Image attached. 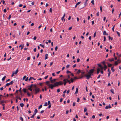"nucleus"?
Wrapping results in <instances>:
<instances>
[{
    "mask_svg": "<svg viewBox=\"0 0 121 121\" xmlns=\"http://www.w3.org/2000/svg\"><path fill=\"white\" fill-rule=\"evenodd\" d=\"M34 88L33 89V91L34 93L36 94L39 92L40 91V89L39 88H38L35 84H34Z\"/></svg>",
    "mask_w": 121,
    "mask_h": 121,
    "instance_id": "1",
    "label": "nucleus"
},
{
    "mask_svg": "<svg viewBox=\"0 0 121 121\" xmlns=\"http://www.w3.org/2000/svg\"><path fill=\"white\" fill-rule=\"evenodd\" d=\"M54 83L56 86H58L59 85H61L63 84V83L62 81L56 82Z\"/></svg>",
    "mask_w": 121,
    "mask_h": 121,
    "instance_id": "2",
    "label": "nucleus"
},
{
    "mask_svg": "<svg viewBox=\"0 0 121 121\" xmlns=\"http://www.w3.org/2000/svg\"><path fill=\"white\" fill-rule=\"evenodd\" d=\"M93 75L92 73H90L88 72V74L85 75V76L86 77L87 79H89L91 77V76Z\"/></svg>",
    "mask_w": 121,
    "mask_h": 121,
    "instance_id": "3",
    "label": "nucleus"
},
{
    "mask_svg": "<svg viewBox=\"0 0 121 121\" xmlns=\"http://www.w3.org/2000/svg\"><path fill=\"white\" fill-rule=\"evenodd\" d=\"M48 86H49V88L52 89L53 87H56L55 85L54 84H48Z\"/></svg>",
    "mask_w": 121,
    "mask_h": 121,
    "instance_id": "4",
    "label": "nucleus"
},
{
    "mask_svg": "<svg viewBox=\"0 0 121 121\" xmlns=\"http://www.w3.org/2000/svg\"><path fill=\"white\" fill-rule=\"evenodd\" d=\"M38 112L37 110L36 109H35L34 111V113L32 116H31V117L32 118H33L34 117V116L36 114V113Z\"/></svg>",
    "mask_w": 121,
    "mask_h": 121,
    "instance_id": "5",
    "label": "nucleus"
},
{
    "mask_svg": "<svg viewBox=\"0 0 121 121\" xmlns=\"http://www.w3.org/2000/svg\"><path fill=\"white\" fill-rule=\"evenodd\" d=\"M63 81L64 82V86H65L67 82V81L66 80V79H65L63 80Z\"/></svg>",
    "mask_w": 121,
    "mask_h": 121,
    "instance_id": "6",
    "label": "nucleus"
},
{
    "mask_svg": "<svg viewBox=\"0 0 121 121\" xmlns=\"http://www.w3.org/2000/svg\"><path fill=\"white\" fill-rule=\"evenodd\" d=\"M94 69H92L90 70L89 72H88L90 73H93L94 72Z\"/></svg>",
    "mask_w": 121,
    "mask_h": 121,
    "instance_id": "7",
    "label": "nucleus"
},
{
    "mask_svg": "<svg viewBox=\"0 0 121 121\" xmlns=\"http://www.w3.org/2000/svg\"><path fill=\"white\" fill-rule=\"evenodd\" d=\"M18 71V69H17L15 71H14L13 72V74H17Z\"/></svg>",
    "mask_w": 121,
    "mask_h": 121,
    "instance_id": "8",
    "label": "nucleus"
},
{
    "mask_svg": "<svg viewBox=\"0 0 121 121\" xmlns=\"http://www.w3.org/2000/svg\"><path fill=\"white\" fill-rule=\"evenodd\" d=\"M81 2H79L77 3V4H76L75 5V7L76 8L77 6L79 4H80V3Z\"/></svg>",
    "mask_w": 121,
    "mask_h": 121,
    "instance_id": "9",
    "label": "nucleus"
},
{
    "mask_svg": "<svg viewBox=\"0 0 121 121\" xmlns=\"http://www.w3.org/2000/svg\"><path fill=\"white\" fill-rule=\"evenodd\" d=\"M48 58V54H46L45 55V59L46 60Z\"/></svg>",
    "mask_w": 121,
    "mask_h": 121,
    "instance_id": "10",
    "label": "nucleus"
},
{
    "mask_svg": "<svg viewBox=\"0 0 121 121\" xmlns=\"http://www.w3.org/2000/svg\"><path fill=\"white\" fill-rule=\"evenodd\" d=\"M108 60L109 61L112 62L114 61V59L113 58L109 59Z\"/></svg>",
    "mask_w": 121,
    "mask_h": 121,
    "instance_id": "11",
    "label": "nucleus"
},
{
    "mask_svg": "<svg viewBox=\"0 0 121 121\" xmlns=\"http://www.w3.org/2000/svg\"><path fill=\"white\" fill-rule=\"evenodd\" d=\"M78 88H76V91L75 93V94H77L78 93Z\"/></svg>",
    "mask_w": 121,
    "mask_h": 121,
    "instance_id": "12",
    "label": "nucleus"
},
{
    "mask_svg": "<svg viewBox=\"0 0 121 121\" xmlns=\"http://www.w3.org/2000/svg\"><path fill=\"white\" fill-rule=\"evenodd\" d=\"M32 79L33 80H35V79L33 77H30V78L29 79V81H30L31 79Z\"/></svg>",
    "mask_w": 121,
    "mask_h": 121,
    "instance_id": "13",
    "label": "nucleus"
},
{
    "mask_svg": "<svg viewBox=\"0 0 121 121\" xmlns=\"http://www.w3.org/2000/svg\"><path fill=\"white\" fill-rule=\"evenodd\" d=\"M108 39H109L110 40H112L113 39V38L112 37H111L110 36V35L108 36Z\"/></svg>",
    "mask_w": 121,
    "mask_h": 121,
    "instance_id": "14",
    "label": "nucleus"
},
{
    "mask_svg": "<svg viewBox=\"0 0 121 121\" xmlns=\"http://www.w3.org/2000/svg\"><path fill=\"white\" fill-rule=\"evenodd\" d=\"M100 70L99 68H98L97 69V73L98 74L99 73Z\"/></svg>",
    "mask_w": 121,
    "mask_h": 121,
    "instance_id": "15",
    "label": "nucleus"
},
{
    "mask_svg": "<svg viewBox=\"0 0 121 121\" xmlns=\"http://www.w3.org/2000/svg\"><path fill=\"white\" fill-rule=\"evenodd\" d=\"M118 63L117 61H115V62L114 65H118Z\"/></svg>",
    "mask_w": 121,
    "mask_h": 121,
    "instance_id": "16",
    "label": "nucleus"
},
{
    "mask_svg": "<svg viewBox=\"0 0 121 121\" xmlns=\"http://www.w3.org/2000/svg\"><path fill=\"white\" fill-rule=\"evenodd\" d=\"M104 70H105L106 69H107V66L105 65H104Z\"/></svg>",
    "mask_w": 121,
    "mask_h": 121,
    "instance_id": "17",
    "label": "nucleus"
},
{
    "mask_svg": "<svg viewBox=\"0 0 121 121\" xmlns=\"http://www.w3.org/2000/svg\"><path fill=\"white\" fill-rule=\"evenodd\" d=\"M66 80H67V82H68L69 83V84H70L71 83V82L70 81V80H69L67 78H66Z\"/></svg>",
    "mask_w": 121,
    "mask_h": 121,
    "instance_id": "18",
    "label": "nucleus"
},
{
    "mask_svg": "<svg viewBox=\"0 0 121 121\" xmlns=\"http://www.w3.org/2000/svg\"><path fill=\"white\" fill-rule=\"evenodd\" d=\"M103 34L104 35H108V34H107L106 32V31H104L103 32Z\"/></svg>",
    "mask_w": 121,
    "mask_h": 121,
    "instance_id": "19",
    "label": "nucleus"
},
{
    "mask_svg": "<svg viewBox=\"0 0 121 121\" xmlns=\"http://www.w3.org/2000/svg\"><path fill=\"white\" fill-rule=\"evenodd\" d=\"M28 89L30 90V91H32L33 90L31 89V88L30 87H28Z\"/></svg>",
    "mask_w": 121,
    "mask_h": 121,
    "instance_id": "20",
    "label": "nucleus"
},
{
    "mask_svg": "<svg viewBox=\"0 0 121 121\" xmlns=\"http://www.w3.org/2000/svg\"><path fill=\"white\" fill-rule=\"evenodd\" d=\"M111 70L113 72L115 70L114 69H113V67H112Z\"/></svg>",
    "mask_w": 121,
    "mask_h": 121,
    "instance_id": "21",
    "label": "nucleus"
},
{
    "mask_svg": "<svg viewBox=\"0 0 121 121\" xmlns=\"http://www.w3.org/2000/svg\"><path fill=\"white\" fill-rule=\"evenodd\" d=\"M4 100H1L0 101V103L1 104H2L4 102Z\"/></svg>",
    "mask_w": 121,
    "mask_h": 121,
    "instance_id": "22",
    "label": "nucleus"
},
{
    "mask_svg": "<svg viewBox=\"0 0 121 121\" xmlns=\"http://www.w3.org/2000/svg\"><path fill=\"white\" fill-rule=\"evenodd\" d=\"M81 71L80 70H78L77 72V73L78 74H79V73H81Z\"/></svg>",
    "mask_w": 121,
    "mask_h": 121,
    "instance_id": "23",
    "label": "nucleus"
},
{
    "mask_svg": "<svg viewBox=\"0 0 121 121\" xmlns=\"http://www.w3.org/2000/svg\"><path fill=\"white\" fill-rule=\"evenodd\" d=\"M65 14L64 13V15H63V17H62L61 19L62 20H63V19H64V17H65Z\"/></svg>",
    "mask_w": 121,
    "mask_h": 121,
    "instance_id": "24",
    "label": "nucleus"
},
{
    "mask_svg": "<svg viewBox=\"0 0 121 121\" xmlns=\"http://www.w3.org/2000/svg\"><path fill=\"white\" fill-rule=\"evenodd\" d=\"M20 106L21 107H23L24 106V104L22 103L20 104Z\"/></svg>",
    "mask_w": 121,
    "mask_h": 121,
    "instance_id": "25",
    "label": "nucleus"
},
{
    "mask_svg": "<svg viewBox=\"0 0 121 121\" xmlns=\"http://www.w3.org/2000/svg\"><path fill=\"white\" fill-rule=\"evenodd\" d=\"M6 77V76H4V77H3L2 79V81H4L5 80Z\"/></svg>",
    "mask_w": 121,
    "mask_h": 121,
    "instance_id": "26",
    "label": "nucleus"
},
{
    "mask_svg": "<svg viewBox=\"0 0 121 121\" xmlns=\"http://www.w3.org/2000/svg\"><path fill=\"white\" fill-rule=\"evenodd\" d=\"M110 91L112 93H113V94H114V91L113 89L111 90Z\"/></svg>",
    "mask_w": 121,
    "mask_h": 121,
    "instance_id": "27",
    "label": "nucleus"
},
{
    "mask_svg": "<svg viewBox=\"0 0 121 121\" xmlns=\"http://www.w3.org/2000/svg\"><path fill=\"white\" fill-rule=\"evenodd\" d=\"M34 85H33V84H32L30 86H28V87L32 88L33 86H34Z\"/></svg>",
    "mask_w": 121,
    "mask_h": 121,
    "instance_id": "28",
    "label": "nucleus"
},
{
    "mask_svg": "<svg viewBox=\"0 0 121 121\" xmlns=\"http://www.w3.org/2000/svg\"><path fill=\"white\" fill-rule=\"evenodd\" d=\"M49 81H47L46 82V83L47 84V85L48 86V84H49Z\"/></svg>",
    "mask_w": 121,
    "mask_h": 121,
    "instance_id": "29",
    "label": "nucleus"
},
{
    "mask_svg": "<svg viewBox=\"0 0 121 121\" xmlns=\"http://www.w3.org/2000/svg\"><path fill=\"white\" fill-rule=\"evenodd\" d=\"M70 80L71 81V82L73 83V79L72 78H71L70 79Z\"/></svg>",
    "mask_w": 121,
    "mask_h": 121,
    "instance_id": "30",
    "label": "nucleus"
},
{
    "mask_svg": "<svg viewBox=\"0 0 121 121\" xmlns=\"http://www.w3.org/2000/svg\"><path fill=\"white\" fill-rule=\"evenodd\" d=\"M20 119L22 121H23V118L21 117H20Z\"/></svg>",
    "mask_w": 121,
    "mask_h": 121,
    "instance_id": "31",
    "label": "nucleus"
},
{
    "mask_svg": "<svg viewBox=\"0 0 121 121\" xmlns=\"http://www.w3.org/2000/svg\"><path fill=\"white\" fill-rule=\"evenodd\" d=\"M66 73L67 74L71 73V72L69 70H67L66 72Z\"/></svg>",
    "mask_w": 121,
    "mask_h": 121,
    "instance_id": "32",
    "label": "nucleus"
},
{
    "mask_svg": "<svg viewBox=\"0 0 121 121\" xmlns=\"http://www.w3.org/2000/svg\"><path fill=\"white\" fill-rule=\"evenodd\" d=\"M96 35V32H95L94 33V35L93 37L94 38H95V36Z\"/></svg>",
    "mask_w": 121,
    "mask_h": 121,
    "instance_id": "33",
    "label": "nucleus"
},
{
    "mask_svg": "<svg viewBox=\"0 0 121 121\" xmlns=\"http://www.w3.org/2000/svg\"><path fill=\"white\" fill-rule=\"evenodd\" d=\"M48 105V104L47 102H45V104L44 105V106H46Z\"/></svg>",
    "mask_w": 121,
    "mask_h": 121,
    "instance_id": "34",
    "label": "nucleus"
},
{
    "mask_svg": "<svg viewBox=\"0 0 121 121\" xmlns=\"http://www.w3.org/2000/svg\"><path fill=\"white\" fill-rule=\"evenodd\" d=\"M112 66V64H108V66L109 67H110Z\"/></svg>",
    "mask_w": 121,
    "mask_h": 121,
    "instance_id": "35",
    "label": "nucleus"
},
{
    "mask_svg": "<svg viewBox=\"0 0 121 121\" xmlns=\"http://www.w3.org/2000/svg\"><path fill=\"white\" fill-rule=\"evenodd\" d=\"M39 45L42 47L43 48H44V45H43L42 44H40Z\"/></svg>",
    "mask_w": 121,
    "mask_h": 121,
    "instance_id": "36",
    "label": "nucleus"
},
{
    "mask_svg": "<svg viewBox=\"0 0 121 121\" xmlns=\"http://www.w3.org/2000/svg\"><path fill=\"white\" fill-rule=\"evenodd\" d=\"M11 15H9V17L8 18V19L9 20H10V19L11 18Z\"/></svg>",
    "mask_w": 121,
    "mask_h": 121,
    "instance_id": "37",
    "label": "nucleus"
},
{
    "mask_svg": "<svg viewBox=\"0 0 121 121\" xmlns=\"http://www.w3.org/2000/svg\"><path fill=\"white\" fill-rule=\"evenodd\" d=\"M50 81L52 83H55L54 81L53 80H50Z\"/></svg>",
    "mask_w": 121,
    "mask_h": 121,
    "instance_id": "38",
    "label": "nucleus"
},
{
    "mask_svg": "<svg viewBox=\"0 0 121 121\" xmlns=\"http://www.w3.org/2000/svg\"><path fill=\"white\" fill-rule=\"evenodd\" d=\"M13 83V81H11L9 83L10 84H12Z\"/></svg>",
    "mask_w": 121,
    "mask_h": 121,
    "instance_id": "39",
    "label": "nucleus"
},
{
    "mask_svg": "<svg viewBox=\"0 0 121 121\" xmlns=\"http://www.w3.org/2000/svg\"><path fill=\"white\" fill-rule=\"evenodd\" d=\"M23 91L25 93H26V90L25 88H23Z\"/></svg>",
    "mask_w": 121,
    "mask_h": 121,
    "instance_id": "40",
    "label": "nucleus"
},
{
    "mask_svg": "<svg viewBox=\"0 0 121 121\" xmlns=\"http://www.w3.org/2000/svg\"><path fill=\"white\" fill-rule=\"evenodd\" d=\"M117 61V62H118V63H120L121 62V61H120L119 59H118Z\"/></svg>",
    "mask_w": 121,
    "mask_h": 121,
    "instance_id": "41",
    "label": "nucleus"
},
{
    "mask_svg": "<svg viewBox=\"0 0 121 121\" xmlns=\"http://www.w3.org/2000/svg\"><path fill=\"white\" fill-rule=\"evenodd\" d=\"M117 34L118 36H120V34L117 31Z\"/></svg>",
    "mask_w": 121,
    "mask_h": 121,
    "instance_id": "42",
    "label": "nucleus"
},
{
    "mask_svg": "<svg viewBox=\"0 0 121 121\" xmlns=\"http://www.w3.org/2000/svg\"><path fill=\"white\" fill-rule=\"evenodd\" d=\"M42 105H40L38 107V109H39L42 108Z\"/></svg>",
    "mask_w": 121,
    "mask_h": 121,
    "instance_id": "43",
    "label": "nucleus"
},
{
    "mask_svg": "<svg viewBox=\"0 0 121 121\" xmlns=\"http://www.w3.org/2000/svg\"><path fill=\"white\" fill-rule=\"evenodd\" d=\"M27 95L28 96H30V94L28 92H27Z\"/></svg>",
    "mask_w": 121,
    "mask_h": 121,
    "instance_id": "44",
    "label": "nucleus"
},
{
    "mask_svg": "<svg viewBox=\"0 0 121 121\" xmlns=\"http://www.w3.org/2000/svg\"><path fill=\"white\" fill-rule=\"evenodd\" d=\"M87 111V109H86V108H84V112H86Z\"/></svg>",
    "mask_w": 121,
    "mask_h": 121,
    "instance_id": "45",
    "label": "nucleus"
},
{
    "mask_svg": "<svg viewBox=\"0 0 121 121\" xmlns=\"http://www.w3.org/2000/svg\"><path fill=\"white\" fill-rule=\"evenodd\" d=\"M100 9L101 11L102 12V8L101 6H100Z\"/></svg>",
    "mask_w": 121,
    "mask_h": 121,
    "instance_id": "46",
    "label": "nucleus"
},
{
    "mask_svg": "<svg viewBox=\"0 0 121 121\" xmlns=\"http://www.w3.org/2000/svg\"><path fill=\"white\" fill-rule=\"evenodd\" d=\"M75 105V103L73 102V106H74Z\"/></svg>",
    "mask_w": 121,
    "mask_h": 121,
    "instance_id": "47",
    "label": "nucleus"
},
{
    "mask_svg": "<svg viewBox=\"0 0 121 121\" xmlns=\"http://www.w3.org/2000/svg\"><path fill=\"white\" fill-rule=\"evenodd\" d=\"M55 114H54L53 115V116H50V117L51 118H53V117L54 116H55Z\"/></svg>",
    "mask_w": 121,
    "mask_h": 121,
    "instance_id": "48",
    "label": "nucleus"
},
{
    "mask_svg": "<svg viewBox=\"0 0 121 121\" xmlns=\"http://www.w3.org/2000/svg\"><path fill=\"white\" fill-rule=\"evenodd\" d=\"M57 49H58L57 46H56L55 48V50L56 51L57 50Z\"/></svg>",
    "mask_w": 121,
    "mask_h": 121,
    "instance_id": "49",
    "label": "nucleus"
},
{
    "mask_svg": "<svg viewBox=\"0 0 121 121\" xmlns=\"http://www.w3.org/2000/svg\"><path fill=\"white\" fill-rule=\"evenodd\" d=\"M26 76H24L23 78V80L24 79L26 78Z\"/></svg>",
    "mask_w": 121,
    "mask_h": 121,
    "instance_id": "50",
    "label": "nucleus"
},
{
    "mask_svg": "<svg viewBox=\"0 0 121 121\" xmlns=\"http://www.w3.org/2000/svg\"><path fill=\"white\" fill-rule=\"evenodd\" d=\"M91 3H92L93 4H94V0H92L91 2Z\"/></svg>",
    "mask_w": 121,
    "mask_h": 121,
    "instance_id": "51",
    "label": "nucleus"
},
{
    "mask_svg": "<svg viewBox=\"0 0 121 121\" xmlns=\"http://www.w3.org/2000/svg\"><path fill=\"white\" fill-rule=\"evenodd\" d=\"M110 74H111V72H109L108 73V77H109V76H110Z\"/></svg>",
    "mask_w": 121,
    "mask_h": 121,
    "instance_id": "52",
    "label": "nucleus"
},
{
    "mask_svg": "<svg viewBox=\"0 0 121 121\" xmlns=\"http://www.w3.org/2000/svg\"><path fill=\"white\" fill-rule=\"evenodd\" d=\"M9 85H10L9 83H7L6 84V86H8Z\"/></svg>",
    "mask_w": 121,
    "mask_h": 121,
    "instance_id": "53",
    "label": "nucleus"
},
{
    "mask_svg": "<svg viewBox=\"0 0 121 121\" xmlns=\"http://www.w3.org/2000/svg\"><path fill=\"white\" fill-rule=\"evenodd\" d=\"M80 60L79 58H78L77 60V62H78L80 61Z\"/></svg>",
    "mask_w": 121,
    "mask_h": 121,
    "instance_id": "54",
    "label": "nucleus"
},
{
    "mask_svg": "<svg viewBox=\"0 0 121 121\" xmlns=\"http://www.w3.org/2000/svg\"><path fill=\"white\" fill-rule=\"evenodd\" d=\"M49 11L51 13H52V9L51 8L50 9Z\"/></svg>",
    "mask_w": 121,
    "mask_h": 121,
    "instance_id": "55",
    "label": "nucleus"
},
{
    "mask_svg": "<svg viewBox=\"0 0 121 121\" xmlns=\"http://www.w3.org/2000/svg\"><path fill=\"white\" fill-rule=\"evenodd\" d=\"M81 61L83 62L84 61L83 58V57L82 59L81 60Z\"/></svg>",
    "mask_w": 121,
    "mask_h": 121,
    "instance_id": "56",
    "label": "nucleus"
},
{
    "mask_svg": "<svg viewBox=\"0 0 121 121\" xmlns=\"http://www.w3.org/2000/svg\"><path fill=\"white\" fill-rule=\"evenodd\" d=\"M80 100V99L79 98H78L77 99V101L78 102H79V101Z\"/></svg>",
    "mask_w": 121,
    "mask_h": 121,
    "instance_id": "57",
    "label": "nucleus"
},
{
    "mask_svg": "<svg viewBox=\"0 0 121 121\" xmlns=\"http://www.w3.org/2000/svg\"><path fill=\"white\" fill-rule=\"evenodd\" d=\"M69 112V111L68 110H67L66 112V114H67Z\"/></svg>",
    "mask_w": 121,
    "mask_h": 121,
    "instance_id": "58",
    "label": "nucleus"
},
{
    "mask_svg": "<svg viewBox=\"0 0 121 121\" xmlns=\"http://www.w3.org/2000/svg\"><path fill=\"white\" fill-rule=\"evenodd\" d=\"M4 13H6V9H4Z\"/></svg>",
    "mask_w": 121,
    "mask_h": 121,
    "instance_id": "59",
    "label": "nucleus"
},
{
    "mask_svg": "<svg viewBox=\"0 0 121 121\" xmlns=\"http://www.w3.org/2000/svg\"><path fill=\"white\" fill-rule=\"evenodd\" d=\"M57 91L58 93L60 91V89H59L57 90Z\"/></svg>",
    "mask_w": 121,
    "mask_h": 121,
    "instance_id": "60",
    "label": "nucleus"
},
{
    "mask_svg": "<svg viewBox=\"0 0 121 121\" xmlns=\"http://www.w3.org/2000/svg\"><path fill=\"white\" fill-rule=\"evenodd\" d=\"M98 65L99 67H100V68L102 67L101 65L100 64H98Z\"/></svg>",
    "mask_w": 121,
    "mask_h": 121,
    "instance_id": "61",
    "label": "nucleus"
},
{
    "mask_svg": "<svg viewBox=\"0 0 121 121\" xmlns=\"http://www.w3.org/2000/svg\"><path fill=\"white\" fill-rule=\"evenodd\" d=\"M109 108L108 106H106L105 107V109H108Z\"/></svg>",
    "mask_w": 121,
    "mask_h": 121,
    "instance_id": "62",
    "label": "nucleus"
},
{
    "mask_svg": "<svg viewBox=\"0 0 121 121\" xmlns=\"http://www.w3.org/2000/svg\"><path fill=\"white\" fill-rule=\"evenodd\" d=\"M48 105H50V101H48Z\"/></svg>",
    "mask_w": 121,
    "mask_h": 121,
    "instance_id": "63",
    "label": "nucleus"
},
{
    "mask_svg": "<svg viewBox=\"0 0 121 121\" xmlns=\"http://www.w3.org/2000/svg\"><path fill=\"white\" fill-rule=\"evenodd\" d=\"M52 75L53 76H55V73H52Z\"/></svg>",
    "mask_w": 121,
    "mask_h": 121,
    "instance_id": "64",
    "label": "nucleus"
}]
</instances>
